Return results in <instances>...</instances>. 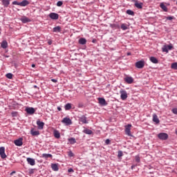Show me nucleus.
<instances>
[{
    "mask_svg": "<svg viewBox=\"0 0 177 177\" xmlns=\"http://www.w3.org/2000/svg\"><path fill=\"white\" fill-rule=\"evenodd\" d=\"M120 99H122V100H127V99H128V93H127L126 91H124V89H121L120 91Z\"/></svg>",
    "mask_w": 177,
    "mask_h": 177,
    "instance_id": "nucleus-1",
    "label": "nucleus"
},
{
    "mask_svg": "<svg viewBox=\"0 0 177 177\" xmlns=\"http://www.w3.org/2000/svg\"><path fill=\"white\" fill-rule=\"evenodd\" d=\"M158 138H159L160 140H167V139H168V134L167 133H160L158 135Z\"/></svg>",
    "mask_w": 177,
    "mask_h": 177,
    "instance_id": "nucleus-2",
    "label": "nucleus"
},
{
    "mask_svg": "<svg viewBox=\"0 0 177 177\" xmlns=\"http://www.w3.org/2000/svg\"><path fill=\"white\" fill-rule=\"evenodd\" d=\"M131 128H132V124H128L127 126H125V133L128 136H132V134L131 133Z\"/></svg>",
    "mask_w": 177,
    "mask_h": 177,
    "instance_id": "nucleus-3",
    "label": "nucleus"
},
{
    "mask_svg": "<svg viewBox=\"0 0 177 177\" xmlns=\"http://www.w3.org/2000/svg\"><path fill=\"white\" fill-rule=\"evenodd\" d=\"M62 124H65V125H71L73 124V122L71 121V119L70 118H64L62 120Z\"/></svg>",
    "mask_w": 177,
    "mask_h": 177,
    "instance_id": "nucleus-4",
    "label": "nucleus"
},
{
    "mask_svg": "<svg viewBox=\"0 0 177 177\" xmlns=\"http://www.w3.org/2000/svg\"><path fill=\"white\" fill-rule=\"evenodd\" d=\"M48 16H49L50 19H51L52 20L59 19V14H57V13L50 12Z\"/></svg>",
    "mask_w": 177,
    "mask_h": 177,
    "instance_id": "nucleus-5",
    "label": "nucleus"
},
{
    "mask_svg": "<svg viewBox=\"0 0 177 177\" xmlns=\"http://www.w3.org/2000/svg\"><path fill=\"white\" fill-rule=\"evenodd\" d=\"M136 67L137 68H143L145 67V61H138L136 63Z\"/></svg>",
    "mask_w": 177,
    "mask_h": 177,
    "instance_id": "nucleus-6",
    "label": "nucleus"
},
{
    "mask_svg": "<svg viewBox=\"0 0 177 177\" xmlns=\"http://www.w3.org/2000/svg\"><path fill=\"white\" fill-rule=\"evenodd\" d=\"M37 125L38 129L42 130L44 129V127L45 126V123L44 122H41L39 120L37 121Z\"/></svg>",
    "mask_w": 177,
    "mask_h": 177,
    "instance_id": "nucleus-7",
    "label": "nucleus"
},
{
    "mask_svg": "<svg viewBox=\"0 0 177 177\" xmlns=\"http://www.w3.org/2000/svg\"><path fill=\"white\" fill-rule=\"evenodd\" d=\"M79 121L82 124H88V120L85 115H82L81 117H80Z\"/></svg>",
    "mask_w": 177,
    "mask_h": 177,
    "instance_id": "nucleus-8",
    "label": "nucleus"
},
{
    "mask_svg": "<svg viewBox=\"0 0 177 177\" xmlns=\"http://www.w3.org/2000/svg\"><path fill=\"white\" fill-rule=\"evenodd\" d=\"M0 156L1 158H6V153H5V148L3 147H0Z\"/></svg>",
    "mask_w": 177,
    "mask_h": 177,
    "instance_id": "nucleus-9",
    "label": "nucleus"
},
{
    "mask_svg": "<svg viewBox=\"0 0 177 177\" xmlns=\"http://www.w3.org/2000/svg\"><path fill=\"white\" fill-rule=\"evenodd\" d=\"M28 114H34L35 109L32 107H27L25 110Z\"/></svg>",
    "mask_w": 177,
    "mask_h": 177,
    "instance_id": "nucleus-10",
    "label": "nucleus"
},
{
    "mask_svg": "<svg viewBox=\"0 0 177 177\" xmlns=\"http://www.w3.org/2000/svg\"><path fill=\"white\" fill-rule=\"evenodd\" d=\"M134 5L138 9H142L143 8V3H139L137 0L134 1Z\"/></svg>",
    "mask_w": 177,
    "mask_h": 177,
    "instance_id": "nucleus-11",
    "label": "nucleus"
},
{
    "mask_svg": "<svg viewBox=\"0 0 177 177\" xmlns=\"http://www.w3.org/2000/svg\"><path fill=\"white\" fill-rule=\"evenodd\" d=\"M124 81L127 84H132L133 82V78L132 77H124Z\"/></svg>",
    "mask_w": 177,
    "mask_h": 177,
    "instance_id": "nucleus-12",
    "label": "nucleus"
},
{
    "mask_svg": "<svg viewBox=\"0 0 177 177\" xmlns=\"http://www.w3.org/2000/svg\"><path fill=\"white\" fill-rule=\"evenodd\" d=\"M15 146H23V140L21 138L14 141Z\"/></svg>",
    "mask_w": 177,
    "mask_h": 177,
    "instance_id": "nucleus-13",
    "label": "nucleus"
},
{
    "mask_svg": "<svg viewBox=\"0 0 177 177\" xmlns=\"http://www.w3.org/2000/svg\"><path fill=\"white\" fill-rule=\"evenodd\" d=\"M27 162L28 164H30V165L34 166L35 165V160H34L33 158H27Z\"/></svg>",
    "mask_w": 177,
    "mask_h": 177,
    "instance_id": "nucleus-14",
    "label": "nucleus"
},
{
    "mask_svg": "<svg viewBox=\"0 0 177 177\" xmlns=\"http://www.w3.org/2000/svg\"><path fill=\"white\" fill-rule=\"evenodd\" d=\"M153 121L156 122V124H160V119H158V116L155 113L153 115Z\"/></svg>",
    "mask_w": 177,
    "mask_h": 177,
    "instance_id": "nucleus-15",
    "label": "nucleus"
},
{
    "mask_svg": "<svg viewBox=\"0 0 177 177\" xmlns=\"http://www.w3.org/2000/svg\"><path fill=\"white\" fill-rule=\"evenodd\" d=\"M30 2L27 0H24L21 2L19 3V6H27V5H29Z\"/></svg>",
    "mask_w": 177,
    "mask_h": 177,
    "instance_id": "nucleus-16",
    "label": "nucleus"
},
{
    "mask_svg": "<svg viewBox=\"0 0 177 177\" xmlns=\"http://www.w3.org/2000/svg\"><path fill=\"white\" fill-rule=\"evenodd\" d=\"M98 101L100 104H102V106H106V104H107L104 98H98Z\"/></svg>",
    "mask_w": 177,
    "mask_h": 177,
    "instance_id": "nucleus-17",
    "label": "nucleus"
},
{
    "mask_svg": "<svg viewBox=\"0 0 177 177\" xmlns=\"http://www.w3.org/2000/svg\"><path fill=\"white\" fill-rule=\"evenodd\" d=\"M30 133L32 136H38L39 135V131H35L34 129H32Z\"/></svg>",
    "mask_w": 177,
    "mask_h": 177,
    "instance_id": "nucleus-18",
    "label": "nucleus"
},
{
    "mask_svg": "<svg viewBox=\"0 0 177 177\" xmlns=\"http://www.w3.org/2000/svg\"><path fill=\"white\" fill-rule=\"evenodd\" d=\"M1 46L3 49H6V48H8V41H6V40L3 41L1 43Z\"/></svg>",
    "mask_w": 177,
    "mask_h": 177,
    "instance_id": "nucleus-19",
    "label": "nucleus"
},
{
    "mask_svg": "<svg viewBox=\"0 0 177 177\" xmlns=\"http://www.w3.org/2000/svg\"><path fill=\"white\" fill-rule=\"evenodd\" d=\"M21 21L22 23H30V21H31V20H30V19H28L27 17H23L21 18Z\"/></svg>",
    "mask_w": 177,
    "mask_h": 177,
    "instance_id": "nucleus-20",
    "label": "nucleus"
},
{
    "mask_svg": "<svg viewBox=\"0 0 177 177\" xmlns=\"http://www.w3.org/2000/svg\"><path fill=\"white\" fill-rule=\"evenodd\" d=\"M160 7L161 8V9H162L164 12H168V8H167V6H165L164 3H161Z\"/></svg>",
    "mask_w": 177,
    "mask_h": 177,
    "instance_id": "nucleus-21",
    "label": "nucleus"
},
{
    "mask_svg": "<svg viewBox=\"0 0 177 177\" xmlns=\"http://www.w3.org/2000/svg\"><path fill=\"white\" fill-rule=\"evenodd\" d=\"M150 62H151V63H153L154 64H157L158 63V59H157V58L154 57H151L149 58Z\"/></svg>",
    "mask_w": 177,
    "mask_h": 177,
    "instance_id": "nucleus-22",
    "label": "nucleus"
},
{
    "mask_svg": "<svg viewBox=\"0 0 177 177\" xmlns=\"http://www.w3.org/2000/svg\"><path fill=\"white\" fill-rule=\"evenodd\" d=\"M2 3L5 8H8L10 3V1H9V0H2Z\"/></svg>",
    "mask_w": 177,
    "mask_h": 177,
    "instance_id": "nucleus-23",
    "label": "nucleus"
},
{
    "mask_svg": "<svg viewBox=\"0 0 177 177\" xmlns=\"http://www.w3.org/2000/svg\"><path fill=\"white\" fill-rule=\"evenodd\" d=\"M41 157L43 158H46H46H52L53 156L50 153H43L41 155Z\"/></svg>",
    "mask_w": 177,
    "mask_h": 177,
    "instance_id": "nucleus-24",
    "label": "nucleus"
},
{
    "mask_svg": "<svg viewBox=\"0 0 177 177\" xmlns=\"http://www.w3.org/2000/svg\"><path fill=\"white\" fill-rule=\"evenodd\" d=\"M79 44H80V45H85V44H86V39H85V38H80V39H79Z\"/></svg>",
    "mask_w": 177,
    "mask_h": 177,
    "instance_id": "nucleus-25",
    "label": "nucleus"
},
{
    "mask_svg": "<svg viewBox=\"0 0 177 177\" xmlns=\"http://www.w3.org/2000/svg\"><path fill=\"white\" fill-rule=\"evenodd\" d=\"M83 132L86 135H92V133H93V131H92V130L88 129H85L84 130H83Z\"/></svg>",
    "mask_w": 177,
    "mask_h": 177,
    "instance_id": "nucleus-26",
    "label": "nucleus"
},
{
    "mask_svg": "<svg viewBox=\"0 0 177 177\" xmlns=\"http://www.w3.org/2000/svg\"><path fill=\"white\" fill-rule=\"evenodd\" d=\"M54 136L56 138V139H59L60 138V133L57 130L54 131Z\"/></svg>",
    "mask_w": 177,
    "mask_h": 177,
    "instance_id": "nucleus-27",
    "label": "nucleus"
},
{
    "mask_svg": "<svg viewBox=\"0 0 177 177\" xmlns=\"http://www.w3.org/2000/svg\"><path fill=\"white\" fill-rule=\"evenodd\" d=\"M62 28L60 26H56L53 28V32H60Z\"/></svg>",
    "mask_w": 177,
    "mask_h": 177,
    "instance_id": "nucleus-28",
    "label": "nucleus"
},
{
    "mask_svg": "<svg viewBox=\"0 0 177 177\" xmlns=\"http://www.w3.org/2000/svg\"><path fill=\"white\" fill-rule=\"evenodd\" d=\"M51 168L53 171H59V167L56 164H52Z\"/></svg>",
    "mask_w": 177,
    "mask_h": 177,
    "instance_id": "nucleus-29",
    "label": "nucleus"
},
{
    "mask_svg": "<svg viewBox=\"0 0 177 177\" xmlns=\"http://www.w3.org/2000/svg\"><path fill=\"white\" fill-rule=\"evenodd\" d=\"M120 28L123 30H128V26L127 25V24H122Z\"/></svg>",
    "mask_w": 177,
    "mask_h": 177,
    "instance_id": "nucleus-30",
    "label": "nucleus"
},
{
    "mask_svg": "<svg viewBox=\"0 0 177 177\" xmlns=\"http://www.w3.org/2000/svg\"><path fill=\"white\" fill-rule=\"evenodd\" d=\"M68 142L71 143V145H74L75 143H77V140H75V138H69Z\"/></svg>",
    "mask_w": 177,
    "mask_h": 177,
    "instance_id": "nucleus-31",
    "label": "nucleus"
},
{
    "mask_svg": "<svg viewBox=\"0 0 177 177\" xmlns=\"http://www.w3.org/2000/svg\"><path fill=\"white\" fill-rule=\"evenodd\" d=\"M126 13L130 16H135V12L131 10H127Z\"/></svg>",
    "mask_w": 177,
    "mask_h": 177,
    "instance_id": "nucleus-32",
    "label": "nucleus"
},
{
    "mask_svg": "<svg viewBox=\"0 0 177 177\" xmlns=\"http://www.w3.org/2000/svg\"><path fill=\"white\" fill-rule=\"evenodd\" d=\"M171 68L173 70H177V62L172 63L171 65Z\"/></svg>",
    "mask_w": 177,
    "mask_h": 177,
    "instance_id": "nucleus-33",
    "label": "nucleus"
},
{
    "mask_svg": "<svg viewBox=\"0 0 177 177\" xmlns=\"http://www.w3.org/2000/svg\"><path fill=\"white\" fill-rule=\"evenodd\" d=\"M65 110H66V111L71 110V103H68L65 105Z\"/></svg>",
    "mask_w": 177,
    "mask_h": 177,
    "instance_id": "nucleus-34",
    "label": "nucleus"
},
{
    "mask_svg": "<svg viewBox=\"0 0 177 177\" xmlns=\"http://www.w3.org/2000/svg\"><path fill=\"white\" fill-rule=\"evenodd\" d=\"M6 77L8 78L9 80H12L13 78V74L12 73H7L6 75Z\"/></svg>",
    "mask_w": 177,
    "mask_h": 177,
    "instance_id": "nucleus-35",
    "label": "nucleus"
},
{
    "mask_svg": "<svg viewBox=\"0 0 177 177\" xmlns=\"http://www.w3.org/2000/svg\"><path fill=\"white\" fill-rule=\"evenodd\" d=\"M124 156V153H122V151H118V157L120 158V157H122Z\"/></svg>",
    "mask_w": 177,
    "mask_h": 177,
    "instance_id": "nucleus-36",
    "label": "nucleus"
},
{
    "mask_svg": "<svg viewBox=\"0 0 177 177\" xmlns=\"http://www.w3.org/2000/svg\"><path fill=\"white\" fill-rule=\"evenodd\" d=\"M162 52H166V53H168V48L167 46H164L162 48Z\"/></svg>",
    "mask_w": 177,
    "mask_h": 177,
    "instance_id": "nucleus-37",
    "label": "nucleus"
},
{
    "mask_svg": "<svg viewBox=\"0 0 177 177\" xmlns=\"http://www.w3.org/2000/svg\"><path fill=\"white\" fill-rule=\"evenodd\" d=\"M135 160H136V162H140V157H139V156H136L135 157Z\"/></svg>",
    "mask_w": 177,
    "mask_h": 177,
    "instance_id": "nucleus-38",
    "label": "nucleus"
},
{
    "mask_svg": "<svg viewBox=\"0 0 177 177\" xmlns=\"http://www.w3.org/2000/svg\"><path fill=\"white\" fill-rule=\"evenodd\" d=\"M68 156L69 157H74V153H73V151H70L68 152Z\"/></svg>",
    "mask_w": 177,
    "mask_h": 177,
    "instance_id": "nucleus-39",
    "label": "nucleus"
},
{
    "mask_svg": "<svg viewBox=\"0 0 177 177\" xmlns=\"http://www.w3.org/2000/svg\"><path fill=\"white\" fill-rule=\"evenodd\" d=\"M63 5V1H59L57 3V6H62Z\"/></svg>",
    "mask_w": 177,
    "mask_h": 177,
    "instance_id": "nucleus-40",
    "label": "nucleus"
},
{
    "mask_svg": "<svg viewBox=\"0 0 177 177\" xmlns=\"http://www.w3.org/2000/svg\"><path fill=\"white\" fill-rule=\"evenodd\" d=\"M166 46H167L168 50H171L172 48H174V46H172V45H168Z\"/></svg>",
    "mask_w": 177,
    "mask_h": 177,
    "instance_id": "nucleus-41",
    "label": "nucleus"
},
{
    "mask_svg": "<svg viewBox=\"0 0 177 177\" xmlns=\"http://www.w3.org/2000/svg\"><path fill=\"white\" fill-rule=\"evenodd\" d=\"M12 5H17L18 6H20V2L18 1H13Z\"/></svg>",
    "mask_w": 177,
    "mask_h": 177,
    "instance_id": "nucleus-42",
    "label": "nucleus"
},
{
    "mask_svg": "<svg viewBox=\"0 0 177 177\" xmlns=\"http://www.w3.org/2000/svg\"><path fill=\"white\" fill-rule=\"evenodd\" d=\"M29 175H32L34 174V169H29Z\"/></svg>",
    "mask_w": 177,
    "mask_h": 177,
    "instance_id": "nucleus-43",
    "label": "nucleus"
},
{
    "mask_svg": "<svg viewBox=\"0 0 177 177\" xmlns=\"http://www.w3.org/2000/svg\"><path fill=\"white\" fill-rule=\"evenodd\" d=\"M172 113L174 114H176L177 115V108H174L172 109Z\"/></svg>",
    "mask_w": 177,
    "mask_h": 177,
    "instance_id": "nucleus-44",
    "label": "nucleus"
},
{
    "mask_svg": "<svg viewBox=\"0 0 177 177\" xmlns=\"http://www.w3.org/2000/svg\"><path fill=\"white\" fill-rule=\"evenodd\" d=\"M167 20H174V17H167Z\"/></svg>",
    "mask_w": 177,
    "mask_h": 177,
    "instance_id": "nucleus-45",
    "label": "nucleus"
},
{
    "mask_svg": "<svg viewBox=\"0 0 177 177\" xmlns=\"http://www.w3.org/2000/svg\"><path fill=\"white\" fill-rule=\"evenodd\" d=\"M110 140H109V139H106V140H105V143H106V145H110Z\"/></svg>",
    "mask_w": 177,
    "mask_h": 177,
    "instance_id": "nucleus-46",
    "label": "nucleus"
},
{
    "mask_svg": "<svg viewBox=\"0 0 177 177\" xmlns=\"http://www.w3.org/2000/svg\"><path fill=\"white\" fill-rule=\"evenodd\" d=\"M12 117H16V115H17V113H16V112H12Z\"/></svg>",
    "mask_w": 177,
    "mask_h": 177,
    "instance_id": "nucleus-47",
    "label": "nucleus"
},
{
    "mask_svg": "<svg viewBox=\"0 0 177 177\" xmlns=\"http://www.w3.org/2000/svg\"><path fill=\"white\" fill-rule=\"evenodd\" d=\"M68 172H74V169L72 168L68 169Z\"/></svg>",
    "mask_w": 177,
    "mask_h": 177,
    "instance_id": "nucleus-48",
    "label": "nucleus"
},
{
    "mask_svg": "<svg viewBox=\"0 0 177 177\" xmlns=\"http://www.w3.org/2000/svg\"><path fill=\"white\" fill-rule=\"evenodd\" d=\"M51 81L55 83L57 82V80L56 79H52Z\"/></svg>",
    "mask_w": 177,
    "mask_h": 177,
    "instance_id": "nucleus-49",
    "label": "nucleus"
},
{
    "mask_svg": "<svg viewBox=\"0 0 177 177\" xmlns=\"http://www.w3.org/2000/svg\"><path fill=\"white\" fill-rule=\"evenodd\" d=\"M57 111H62V108H61L60 106H58V107H57Z\"/></svg>",
    "mask_w": 177,
    "mask_h": 177,
    "instance_id": "nucleus-50",
    "label": "nucleus"
},
{
    "mask_svg": "<svg viewBox=\"0 0 177 177\" xmlns=\"http://www.w3.org/2000/svg\"><path fill=\"white\" fill-rule=\"evenodd\" d=\"M96 42V39H93V43L95 44Z\"/></svg>",
    "mask_w": 177,
    "mask_h": 177,
    "instance_id": "nucleus-51",
    "label": "nucleus"
},
{
    "mask_svg": "<svg viewBox=\"0 0 177 177\" xmlns=\"http://www.w3.org/2000/svg\"><path fill=\"white\" fill-rule=\"evenodd\" d=\"M13 174H16V171H12V172L11 173V175H13Z\"/></svg>",
    "mask_w": 177,
    "mask_h": 177,
    "instance_id": "nucleus-52",
    "label": "nucleus"
},
{
    "mask_svg": "<svg viewBox=\"0 0 177 177\" xmlns=\"http://www.w3.org/2000/svg\"><path fill=\"white\" fill-rule=\"evenodd\" d=\"M32 68L35 67V64H32Z\"/></svg>",
    "mask_w": 177,
    "mask_h": 177,
    "instance_id": "nucleus-53",
    "label": "nucleus"
},
{
    "mask_svg": "<svg viewBox=\"0 0 177 177\" xmlns=\"http://www.w3.org/2000/svg\"><path fill=\"white\" fill-rule=\"evenodd\" d=\"M129 55H131V53H127V56H129Z\"/></svg>",
    "mask_w": 177,
    "mask_h": 177,
    "instance_id": "nucleus-54",
    "label": "nucleus"
},
{
    "mask_svg": "<svg viewBox=\"0 0 177 177\" xmlns=\"http://www.w3.org/2000/svg\"><path fill=\"white\" fill-rule=\"evenodd\" d=\"M48 44H49V45H51V44H52V42L48 41Z\"/></svg>",
    "mask_w": 177,
    "mask_h": 177,
    "instance_id": "nucleus-55",
    "label": "nucleus"
},
{
    "mask_svg": "<svg viewBox=\"0 0 177 177\" xmlns=\"http://www.w3.org/2000/svg\"><path fill=\"white\" fill-rule=\"evenodd\" d=\"M131 169H133V166H131Z\"/></svg>",
    "mask_w": 177,
    "mask_h": 177,
    "instance_id": "nucleus-56",
    "label": "nucleus"
}]
</instances>
